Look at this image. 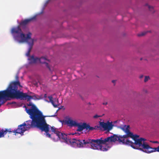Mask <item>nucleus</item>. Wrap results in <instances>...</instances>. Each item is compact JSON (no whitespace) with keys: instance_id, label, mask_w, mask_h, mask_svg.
Instances as JSON below:
<instances>
[{"instance_id":"28","label":"nucleus","mask_w":159,"mask_h":159,"mask_svg":"<svg viewBox=\"0 0 159 159\" xmlns=\"http://www.w3.org/2000/svg\"><path fill=\"white\" fill-rule=\"evenodd\" d=\"M151 31H148V32H150Z\"/></svg>"},{"instance_id":"13","label":"nucleus","mask_w":159,"mask_h":159,"mask_svg":"<svg viewBox=\"0 0 159 159\" xmlns=\"http://www.w3.org/2000/svg\"><path fill=\"white\" fill-rule=\"evenodd\" d=\"M28 60L30 61V63H35L38 61L39 58L38 57H34V56L32 55L30 57L28 58Z\"/></svg>"},{"instance_id":"20","label":"nucleus","mask_w":159,"mask_h":159,"mask_svg":"<svg viewBox=\"0 0 159 159\" xmlns=\"http://www.w3.org/2000/svg\"><path fill=\"white\" fill-rule=\"evenodd\" d=\"M8 104L10 105L16 104V102H9Z\"/></svg>"},{"instance_id":"16","label":"nucleus","mask_w":159,"mask_h":159,"mask_svg":"<svg viewBox=\"0 0 159 159\" xmlns=\"http://www.w3.org/2000/svg\"><path fill=\"white\" fill-rule=\"evenodd\" d=\"M150 79V77L148 76H145L144 80V81L145 82H147Z\"/></svg>"},{"instance_id":"4","label":"nucleus","mask_w":159,"mask_h":159,"mask_svg":"<svg viewBox=\"0 0 159 159\" xmlns=\"http://www.w3.org/2000/svg\"><path fill=\"white\" fill-rule=\"evenodd\" d=\"M15 78L16 81H13L11 82L7 89L5 90L11 89L14 91L15 93H16L17 95V97L10 98L19 99L21 100H25L27 99L28 101L31 98H32V97L28 95L26 93H23L20 92V90L18 89L19 86L20 87H21L22 86L20 85V83L18 80L19 76L18 75H16Z\"/></svg>"},{"instance_id":"14","label":"nucleus","mask_w":159,"mask_h":159,"mask_svg":"<svg viewBox=\"0 0 159 159\" xmlns=\"http://www.w3.org/2000/svg\"><path fill=\"white\" fill-rule=\"evenodd\" d=\"M48 98L49 99L50 102L52 103V105L55 107H57V105L54 102L53 100V97L52 96H49L48 97Z\"/></svg>"},{"instance_id":"7","label":"nucleus","mask_w":159,"mask_h":159,"mask_svg":"<svg viewBox=\"0 0 159 159\" xmlns=\"http://www.w3.org/2000/svg\"><path fill=\"white\" fill-rule=\"evenodd\" d=\"M31 33H29L27 34V36L26 37L25 34L22 33L20 34L21 41H19L18 39L19 36L18 35L15 36L14 38L16 40L19 41V42H26L29 45V47L27 52L26 55L27 57L30 56V53L31 51L33 45V40L31 38Z\"/></svg>"},{"instance_id":"9","label":"nucleus","mask_w":159,"mask_h":159,"mask_svg":"<svg viewBox=\"0 0 159 159\" xmlns=\"http://www.w3.org/2000/svg\"><path fill=\"white\" fill-rule=\"evenodd\" d=\"M64 122L68 126L71 127H75L77 123L76 120H73L71 117H66Z\"/></svg>"},{"instance_id":"3","label":"nucleus","mask_w":159,"mask_h":159,"mask_svg":"<svg viewBox=\"0 0 159 159\" xmlns=\"http://www.w3.org/2000/svg\"><path fill=\"white\" fill-rule=\"evenodd\" d=\"M37 121H33V120H29L24 122V123L18 126V128L16 129L7 130V129L5 130L2 129L0 131V138L3 137L6 134L7 132L9 133L12 132L16 134H20L23 135L24 132L31 128H35Z\"/></svg>"},{"instance_id":"15","label":"nucleus","mask_w":159,"mask_h":159,"mask_svg":"<svg viewBox=\"0 0 159 159\" xmlns=\"http://www.w3.org/2000/svg\"><path fill=\"white\" fill-rule=\"evenodd\" d=\"M146 6H147L149 9V10L151 11L152 12H154V10L153 7H152L148 5L147 4H146Z\"/></svg>"},{"instance_id":"25","label":"nucleus","mask_w":159,"mask_h":159,"mask_svg":"<svg viewBox=\"0 0 159 159\" xmlns=\"http://www.w3.org/2000/svg\"><path fill=\"white\" fill-rule=\"evenodd\" d=\"M44 97H45V98L46 97H47V95H46V94H44Z\"/></svg>"},{"instance_id":"21","label":"nucleus","mask_w":159,"mask_h":159,"mask_svg":"<svg viewBox=\"0 0 159 159\" xmlns=\"http://www.w3.org/2000/svg\"><path fill=\"white\" fill-rule=\"evenodd\" d=\"M150 142L154 143L159 144V142L158 141H151Z\"/></svg>"},{"instance_id":"17","label":"nucleus","mask_w":159,"mask_h":159,"mask_svg":"<svg viewBox=\"0 0 159 159\" xmlns=\"http://www.w3.org/2000/svg\"><path fill=\"white\" fill-rule=\"evenodd\" d=\"M146 33V32H143L141 33L140 34H138V36H143Z\"/></svg>"},{"instance_id":"19","label":"nucleus","mask_w":159,"mask_h":159,"mask_svg":"<svg viewBox=\"0 0 159 159\" xmlns=\"http://www.w3.org/2000/svg\"><path fill=\"white\" fill-rule=\"evenodd\" d=\"M101 116H98L97 115H94V116H93V118H94L96 119V118H97L99 117H101Z\"/></svg>"},{"instance_id":"2","label":"nucleus","mask_w":159,"mask_h":159,"mask_svg":"<svg viewBox=\"0 0 159 159\" xmlns=\"http://www.w3.org/2000/svg\"><path fill=\"white\" fill-rule=\"evenodd\" d=\"M120 128L126 134L119 136L114 134L116 137L115 141L117 140L123 144L129 145L134 149L140 150L148 153L156 152H159V145L157 148L151 147L145 142L146 139L142 138L138 139L139 137V135L134 134L130 132L129 125H125Z\"/></svg>"},{"instance_id":"1","label":"nucleus","mask_w":159,"mask_h":159,"mask_svg":"<svg viewBox=\"0 0 159 159\" xmlns=\"http://www.w3.org/2000/svg\"><path fill=\"white\" fill-rule=\"evenodd\" d=\"M51 131L55 134L57 137V139H62L64 142L67 144L70 143L72 145H75L79 148L83 147L84 145H87L91 146V148L93 149H97L103 151H106L107 149L102 146V144H106L107 143L115 142L116 139V136L113 135L102 140V138L96 140L88 139H69L67 135L65 134L60 132L54 127H51Z\"/></svg>"},{"instance_id":"27","label":"nucleus","mask_w":159,"mask_h":159,"mask_svg":"<svg viewBox=\"0 0 159 159\" xmlns=\"http://www.w3.org/2000/svg\"><path fill=\"white\" fill-rule=\"evenodd\" d=\"M51 116V117H54V116H55V115H52V116Z\"/></svg>"},{"instance_id":"12","label":"nucleus","mask_w":159,"mask_h":159,"mask_svg":"<svg viewBox=\"0 0 159 159\" xmlns=\"http://www.w3.org/2000/svg\"><path fill=\"white\" fill-rule=\"evenodd\" d=\"M35 18L34 17H33L29 19H25L24 20H22L20 23V25L21 26L26 25L32 21L34 19H35Z\"/></svg>"},{"instance_id":"11","label":"nucleus","mask_w":159,"mask_h":159,"mask_svg":"<svg viewBox=\"0 0 159 159\" xmlns=\"http://www.w3.org/2000/svg\"><path fill=\"white\" fill-rule=\"evenodd\" d=\"M22 30L20 27V26H18L16 27L13 28L11 31V32L12 34H20H20L22 33ZM21 38V37H20Z\"/></svg>"},{"instance_id":"22","label":"nucleus","mask_w":159,"mask_h":159,"mask_svg":"<svg viewBox=\"0 0 159 159\" xmlns=\"http://www.w3.org/2000/svg\"><path fill=\"white\" fill-rule=\"evenodd\" d=\"M107 104V102H104L102 103V104L103 105H106Z\"/></svg>"},{"instance_id":"18","label":"nucleus","mask_w":159,"mask_h":159,"mask_svg":"<svg viewBox=\"0 0 159 159\" xmlns=\"http://www.w3.org/2000/svg\"><path fill=\"white\" fill-rule=\"evenodd\" d=\"M36 96H37V95H34L33 96H31V97H32V98H31V99H30L29 100H28H28H27V99H26V100H27V101H30V100L31 99H33V98H34V99H37V98Z\"/></svg>"},{"instance_id":"23","label":"nucleus","mask_w":159,"mask_h":159,"mask_svg":"<svg viewBox=\"0 0 159 159\" xmlns=\"http://www.w3.org/2000/svg\"><path fill=\"white\" fill-rule=\"evenodd\" d=\"M143 75H141L140 76L139 78L140 79H141V78H143Z\"/></svg>"},{"instance_id":"24","label":"nucleus","mask_w":159,"mask_h":159,"mask_svg":"<svg viewBox=\"0 0 159 159\" xmlns=\"http://www.w3.org/2000/svg\"><path fill=\"white\" fill-rule=\"evenodd\" d=\"M116 81V80H112V82L113 83H114L115 84V82Z\"/></svg>"},{"instance_id":"8","label":"nucleus","mask_w":159,"mask_h":159,"mask_svg":"<svg viewBox=\"0 0 159 159\" xmlns=\"http://www.w3.org/2000/svg\"><path fill=\"white\" fill-rule=\"evenodd\" d=\"M50 126L51 128L52 127L46 123L45 117H44L42 119V120L37 121L36 127L42 131H44L46 133L47 137L50 138L51 135L48 133Z\"/></svg>"},{"instance_id":"5","label":"nucleus","mask_w":159,"mask_h":159,"mask_svg":"<svg viewBox=\"0 0 159 159\" xmlns=\"http://www.w3.org/2000/svg\"><path fill=\"white\" fill-rule=\"evenodd\" d=\"M99 123V126H95L94 127H91L89 124H87L86 123H77L75 127H77V131L78 132H81L84 129H86V130L88 131H92L101 128H103L105 130L109 131L112 128L113 125L111 123L109 122L106 123L100 121Z\"/></svg>"},{"instance_id":"29","label":"nucleus","mask_w":159,"mask_h":159,"mask_svg":"<svg viewBox=\"0 0 159 159\" xmlns=\"http://www.w3.org/2000/svg\"><path fill=\"white\" fill-rule=\"evenodd\" d=\"M140 60H142V58H141L140 59Z\"/></svg>"},{"instance_id":"10","label":"nucleus","mask_w":159,"mask_h":159,"mask_svg":"<svg viewBox=\"0 0 159 159\" xmlns=\"http://www.w3.org/2000/svg\"><path fill=\"white\" fill-rule=\"evenodd\" d=\"M49 61L48 60L46 57H42L40 58H39L38 61H39L42 64H45L46 66L50 70V68L48 63L47 61Z\"/></svg>"},{"instance_id":"6","label":"nucleus","mask_w":159,"mask_h":159,"mask_svg":"<svg viewBox=\"0 0 159 159\" xmlns=\"http://www.w3.org/2000/svg\"><path fill=\"white\" fill-rule=\"evenodd\" d=\"M29 106H31L30 109H28L25 107L26 112L30 116V117L33 121H37L42 120V119L45 117L42 112L34 104L30 102L28 104Z\"/></svg>"},{"instance_id":"26","label":"nucleus","mask_w":159,"mask_h":159,"mask_svg":"<svg viewBox=\"0 0 159 159\" xmlns=\"http://www.w3.org/2000/svg\"><path fill=\"white\" fill-rule=\"evenodd\" d=\"M75 134H78V133H75Z\"/></svg>"}]
</instances>
